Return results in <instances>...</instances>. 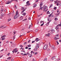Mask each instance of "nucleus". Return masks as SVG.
Here are the masks:
<instances>
[{
    "mask_svg": "<svg viewBox=\"0 0 61 61\" xmlns=\"http://www.w3.org/2000/svg\"><path fill=\"white\" fill-rule=\"evenodd\" d=\"M30 41H31V40H30L29 41H28V43H30Z\"/></svg>",
    "mask_w": 61,
    "mask_h": 61,
    "instance_id": "e2e57ef3",
    "label": "nucleus"
},
{
    "mask_svg": "<svg viewBox=\"0 0 61 61\" xmlns=\"http://www.w3.org/2000/svg\"><path fill=\"white\" fill-rule=\"evenodd\" d=\"M42 5H43V4L41 3L40 4V7H41L42 6Z\"/></svg>",
    "mask_w": 61,
    "mask_h": 61,
    "instance_id": "c85d7f7f",
    "label": "nucleus"
},
{
    "mask_svg": "<svg viewBox=\"0 0 61 61\" xmlns=\"http://www.w3.org/2000/svg\"><path fill=\"white\" fill-rule=\"evenodd\" d=\"M58 26H61V22L60 23V24H58Z\"/></svg>",
    "mask_w": 61,
    "mask_h": 61,
    "instance_id": "cd10ccee",
    "label": "nucleus"
},
{
    "mask_svg": "<svg viewBox=\"0 0 61 61\" xmlns=\"http://www.w3.org/2000/svg\"><path fill=\"white\" fill-rule=\"evenodd\" d=\"M56 58V56L53 57L51 58V59L52 60H54V59H55Z\"/></svg>",
    "mask_w": 61,
    "mask_h": 61,
    "instance_id": "1a4fd4ad",
    "label": "nucleus"
},
{
    "mask_svg": "<svg viewBox=\"0 0 61 61\" xmlns=\"http://www.w3.org/2000/svg\"><path fill=\"white\" fill-rule=\"evenodd\" d=\"M58 1V0H57V1H55L54 2H56V3H58V1Z\"/></svg>",
    "mask_w": 61,
    "mask_h": 61,
    "instance_id": "7c9ffc66",
    "label": "nucleus"
},
{
    "mask_svg": "<svg viewBox=\"0 0 61 61\" xmlns=\"http://www.w3.org/2000/svg\"><path fill=\"white\" fill-rule=\"evenodd\" d=\"M51 34H53V33H54L55 32V30L54 29H52L51 30Z\"/></svg>",
    "mask_w": 61,
    "mask_h": 61,
    "instance_id": "39448f33",
    "label": "nucleus"
},
{
    "mask_svg": "<svg viewBox=\"0 0 61 61\" xmlns=\"http://www.w3.org/2000/svg\"><path fill=\"white\" fill-rule=\"evenodd\" d=\"M11 61H14V59H12L11 60Z\"/></svg>",
    "mask_w": 61,
    "mask_h": 61,
    "instance_id": "774afa93",
    "label": "nucleus"
},
{
    "mask_svg": "<svg viewBox=\"0 0 61 61\" xmlns=\"http://www.w3.org/2000/svg\"><path fill=\"white\" fill-rule=\"evenodd\" d=\"M59 5H60L61 6V3H60V4H59Z\"/></svg>",
    "mask_w": 61,
    "mask_h": 61,
    "instance_id": "338daca9",
    "label": "nucleus"
},
{
    "mask_svg": "<svg viewBox=\"0 0 61 61\" xmlns=\"http://www.w3.org/2000/svg\"><path fill=\"white\" fill-rule=\"evenodd\" d=\"M58 26V25H57V26H56V30H57V29H59V28L58 26Z\"/></svg>",
    "mask_w": 61,
    "mask_h": 61,
    "instance_id": "dca6fc26",
    "label": "nucleus"
},
{
    "mask_svg": "<svg viewBox=\"0 0 61 61\" xmlns=\"http://www.w3.org/2000/svg\"><path fill=\"white\" fill-rule=\"evenodd\" d=\"M1 15H2V16H4V14H2Z\"/></svg>",
    "mask_w": 61,
    "mask_h": 61,
    "instance_id": "a18cd8bd",
    "label": "nucleus"
},
{
    "mask_svg": "<svg viewBox=\"0 0 61 61\" xmlns=\"http://www.w3.org/2000/svg\"><path fill=\"white\" fill-rule=\"evenodd\" d=\"M16 7H16V5L15 6H14V8H16H16H17Z\"/></svg>",
    "mask_w": 61,
    "mask_h": 61,
    "instance_id": "4c0bfd02",
    "label": "nucleus"
},
{
    "mask_svg": "<svg viewBox=\"0 0 61 61\" xmlns=\"http://www.w3.org/2000/svg\"><path fill=\"white\" fill-rule=\"evenodd\" d=\"M46 6L45 5H44L43 7H41L40 8L41 9V10H43V9H46Z\"/></svg>",
    "mask_w": 61,
    "mask_h": 61,
    "instance_id": "f03ea898",
    "label": "nucleus"
},
{
    "mask_svg": "<svg viewBox=\"0 0 61 61\" xmlns=\"http://www.w3.org/2000/svg\"><path fill=\"white\" fill-rule=\"evenodd\" d=\"M11 19H8V22H9L10 21H11Z\"/></svg>",
    "mask_w": 61,
    "mask_h": 61,
    "instance_id": "bb28decb",
    "label": "nucleus"
},
{
    "mask_svg": "<svg viewBox=\"0 0 61 61\" xmlns=\"http://www.w3.org/2000/svg\"><path fill=\"white\" fill-rule=\"evenodd\" d=\"M54 39L55 40H57V39H59V38H57L56 37H54Z\"/></svg>",
    "mask_w": 61,
    "mask_h": 61,
    "instance_id": "6e6552de",
    "label": "nucleus"
},
{
    "mask_svg": "<svg viewBox=\"0 0 61 61\" xmlns=\"http://www.w3.org/2000/svg\"><path fill=\"white\" fill-rule=\"evenodd\" d=\"M32 56V54H31V55L30 56V57H31Z\"/></svg>",
    "mask_w": 61,
    "mask_h": 61,
    "instance_id": "4d7b16f0",
    "label": "nucleus"
},
{
    "mask_svg": "<svg viewBox=\"0 0 61 61\" xmlns=\"http://www.w3.org/2000/svg\"><path fill=\"white\" fill-rule=\"evenodd\" d=\"M27 54L28 55H30V53H29V52H28L27 53Z\"/></svg>",
    "mask_w": 61,
    "mask_h": 61,
    "instance_id": "79ce46f5",
    "label": "nucleus"
},
{
    "mask_svg": "<svg viewBox=\"0 0 61 61\" xmlns=\"http://www.w3.org/2000/svg\"><path fill=\"white\" fill-rule=\"evenodd\" d=\"M6 26H5L3 27L2 28H6Z\"/></svg>",
    "mask_w": 61,
    "mask_h": 61,
    "instance_id": "bf43d9fd",
    "label": "nucleus"
},
{
    "mask_svg": "<svg viewBox=\"0 0 61 61\" xmlns=\"http://www.w3.org/2000/svg\"><path fill=\"white\" fill-rule=\"evenodd\" d=\"M19 16V15H15V16H14V19H16L17 18H18Z\"/></svg>",
    "mask_w": 61,
    "mask_h": 61,
    "instance_id": "423d86ee",
    "label": "nucleus"
},
{
    "mask_svg": "<svg viewBox=\"0 0 61 61\" xmlns=\"http://www.w3.org/2000/svg\"><path fill=\"white\" fill-rule=\"evenodd\" d=\"M46 36H50V34H46Z\"/></svg>",
    "mask_w": 61,
    "mask_h": 61,
    "instance_id": "9b49d317",
    "label": "nucleus"
},
{
    "mask_svg": "<svg viewBox=\"0 0 61 61\" xmlns=\"http://www.w3.org/2000/svg\"><path fill=\"white\" fill-rule=\"evenodd\" d=\"M56 7H55L54 8V10H56Z\"/></svg>",
    "mask_w": 61,
    "mask_h": 61,
    "instance_id": "09e8293b",
    "label": "nucleus"
},
{
    "mask_svg": "<svg viewBox=\"0 0 61 61\" xmlns=\"http://www.w3.org/2000/svg\"><path fill=\"white\" fill-rule=\"evenodd\" d=\"M31 26H32V23H31V24L29 26V29H30V28L31 27Z\"/></svg>",
    "mask_w": 61,
    "mask_h": 61,
    "instance_id": "f8f14e48",
    "label": "nucleus"
},
{
    "mask_svg": "<svg viewBox=\"0 0 61 61\" xmlns=\"http://www.w3.org/2000/svg\"><path fill=\"white\" fill-rule=\"evenodd\" d=\"M23 16H21V17H20V20H22L23 19Z\"/></svg>",
    "mask_w": 61,
    "mask_h": 61,
    "instance_id": "f3484780",
    "label": "nucleus"
},
{
    "mask_svg": "<svg viewBox=\"0 0 61 61\" xmlns=\"http://www.w3.org/2000/svg\"><path fill=\"white\" fill-rule=\"evenodd\" d=\"M39 40H40V39H39L38 38H36L35 39V41H36V42H38V41H39Z\"/></svg>",
    "mask_w": 61,
    "mask_h": 61,
    "instance_id": "0eeeda50",
    "label": "nucleus"
},
{
    "mask_svg": "<svg viewBox=\"0 0 61 61\" xmlns=\"http://www.w3.org/2000/svg\"><path fill=\"white\" fill-rule=\"evenodd\" d=\"M20 47L22 48V47H23V46H22V45H20Z\"/></svg>",
    "mask_w": 61,
    "mask_h": 61,
    "instance_id": "a878e982",
    "label": "nucleus"
},
{
    "mask_svg": "<svg viewBox=\"0 0 61 61\" xmlns=\"http://www.w3.org/2000/svg\"><path fill=\"white\" fill-rule=\"evenodd\" d=\"M31 18H30V17H29L28 18V19H29V20H31Z\"/></svg>",
    "mask_w": 61,
    "mask_h": 61,
    "instance_id": "de8ad7c7",
    "label": "nucleus"
},
{
    "mask_svg": "<svg viewBox=\"0 0 61 61\" xmlns=\"http://www.w3.org/2000/svg\"><path fill=\"white\" fill-rule=\"evenodd\" d=\"M14 1H16V2H18V1H17V0H14Z\"/></svg>",
    "mask_w": 61,
    "mask_h": 61,
    "instance_id": "603ef678",
    "label": "nucleus"
},
{
    "mask_svg": "<svg viewBox=\"0 0 61 61\" xmlns=\"http://www.w3.org/2000/svg\"><path fill=\"white\" fill-rule=\"evenodd\" d=\"M14 33L13 35H15V32H14Z\"/></svg>",
    "mask_w": 61,
    "mask_h": 61,
    "instance_id": "052dcab7",
    "label": "nucleus"
},
{
    "mask_svg": "<svg viewBox=\"0 0 61 61\" xmlns=\"http://www.w3.org/2000/svg\"><path fill=\"white\" fill-rule=\"evenodd\" d=\"M28 47H27V46L26 47H25V49H28Z\"/></svg>",
    "mask_w": 61,
    "mask_h": 61,
    "instance_id": "8fccbe9b",
    "label": "nucleus"
},
{
    "mask_svg": "<svg viewBox=\"0 0 61 61\" xmlns=\"http://www.w3.org/2000/svg\"><path fill=\"white\" fill-rule=\"evenodd\" d=\"M47 14H50V13L49 12V11H48L47 12Z\"/></svg>",
    "mask_w": 61,
    "mask_h": 61,
    "instance_id": "4be33fe9",
    "label": "nucleus"
},
{
    "mask_svg": "<svg viewBox=\"0 0 61 61\" xmlns=\"http://www.w3.org/2000/svg\"><path fill=\"white\" fill-rule=\"evenodd\" d=\"M58 20V19H57V18H55V21H56L57 20Z\"/></svg>",
    "mask_w": 61,
    "mask_h": 61,
    "instance_id": "5701e85b",
    "label": "nucleus"
},
{
    "mask_svg": "<svg viewBox=\"0 0 61 61\" xmlns=\"http://www.w3.org/2000/svg\"><path fill=\"white\" fill-rule=\"evenodd\" d=\"M18 51V50H16L15 51V53H16V52H17Z\"/></svg>",
    "mask_w": 61,
    "mask_h": 61,
    "instance_id": "49530a36",
    "label": "nucleus"
},
{
    "mask_svg": "<svg viewBox=\"0 0 61 61\" xmlns=\"http://www.w3.org/2000/svg\"><path fill=\"white\" fill-rule=\"evenodd\" d=\"M56 37H58V35H56Z\"/></svg>",
    "mask_w": 61,
    "mask_h": 61,
    "instance_id": "6e6d98bb",
    "label": "nucleus"
},
{
    "mask_svg": "<svg viewBox=\"0 0 61 61\" xmlns=\"http://www.w3.org/2000/svg\"><path fill=\"white\" fill-rule=\"evenodd\" d=\"M17 50V48H15V49H14V51H16V50Z\"/></svg>",
    "mask_w": 61,
    "mask_h": 61,
    "instance_id": "a19ab883",
    "label": "nucleus"
},
{
    "mask_svg": "<svg viewBox=\"0 0 61 61\" xmlns=\"http://www.w3.org/2000/svg\"><path fill=\"white\" fill-rule=\"evenodd\" d=\"M11 2H12V1L10 2H8L6 3V4H10V3H11Z\"/></svg>",
    "mask_w": 61,
    "mask_h": 61,
    "instance_id": "72a5a7b5",
    "label": "nucleus"
},
{
    "mask_svg": "<svg viewBox=\"0 0 61 61\" xmlns=\"http://www.w3.org/2000/svg\"><path fill=\"white\" fill-rule=\"evenodd\" d=\"M52 47L53 49H56V48H55V46H54V45H52Z\"/></svg>",
    "mask_w": 61,
    "mask_h": 61,
    "instance_id": "9d476101",
    "label": "nucleus"
},
{
    "mask_svg": "<svg viewBox=\"0 0 61 61\" xmlns=\"http://www.w3.org/2000/svg\"><path fill=\"white\" fill-rule=\"evenodd\" d=\"M49 23H50V21H49L46 24V25L47 26H48L49 25Z\"/></svg>",
    "mask_w": 61,
    "mask_h": 61,
    "instance_id": "ddd939ff",
    "label": "nucleus"
},
{
    "mask_svg": "<svg viewBox=\"0 0 61 61\" xmlns=\"http://www.w3.org/2000/svg\"><path fill=\"white\" fill-rule=\"evenodd\" d=\"M47 48V45H45L43 47L44 49H46Z\"/></svg>",
    "mask_w": 61,
    "mask_h": 61,
    "instance_id": "7ed1b4c3",
    "label": "nucleus"
},
{
    "mask_svg": "<svg viewBox=\"0 0 61 61\" xmlns=\"http://www.w3.org/2000/svg\"><path fill=\"white\" fill-rule=\"evenodd\" d=\"M36 48L37 49L39 48V46L38 45H37L36 46Z\"/></svg>",
    "mask_w": 61,
    "mask_h": 61,
    "instance_id": "4468645a",
    "label": "nucleus"
},
{
    "mask_svg": "<svg viewBox=\"0 0 61 61\" xmlns=\"http://www.w3.org/2000/svg\"><path fill=\"white\" fill-rule=\"evenodd\" d=\"M50 18H49L48 19V21H50Z\"/></svg>",
    "mask_w": 61,
    "mask_h": 61,
    "instance_id": "ea45409f",
    "label": "nucleus"
},
{
    "mask_svg": "<svg viewBox=\"0 0 61 61\" xmlns=\"http://www.w3.org/2000/svg\"><path fill=\"white\" fill-rule=\"evenodd\" d=\"M38 0H37L36 1V2H38Z\"/></svg>",
    "mask_w": 61,
    "mask_h": 61,
    "instance_id": "69168bd1",
    "label": "nucleus"
},
{
    "mask_svg": "<svg viewBox=\"0 0 61 61\" xmlns=\"http://www.w3.org/2000/svg\"><path fill=\"white\" fill-rule=\"evenodd\" d=\"M24 7H21V10H24Z\"/></svg>",
    "mask_w": 61,
    "mask_h": 61,
    "instance_id": "c756f323",
    "label": "nucleus"
},
{
    "mask_svg": "<svg viewBox=\"0 0 61 61\" xmlns=\"http://www.w3.org/2000/svg\"><path fill=\"white\" fill-rule=\"evenodd\" d=\"M27 43H26V42H25L24 43V44L25 45Z\"/></svg>",
    "mask_w": 61,
    "mask_h": 61,
    "instance_id": "58836bf2",
    "label": "nucleus"
},
{
    "mask_svg": "<svg viewBox=\"0 0 61 61\" xmlns=\"http://www.w3.org/2000/svg\"><path fill=\"white\" fill-rule=\"evenodd\" d=\"M15 35L13 36V40H14V39H15Z\"/></svg>",
    "mask_w": 61,
    "mask_h": 61,
    "instance_id": "a211bd4d",
    "label": "nucleus"
},
{
    "mask_svg": "<svg viewBox=\"0 0 61 61\" xmlns=\"http://www.w3.org/2000/svg\"><path fill=\"white\" fill-rule=\"evenodd\" d=\"M38 29H37L36 30H35V32H37V31H38Z\"/></svg>",
    "mask_w": 61,
    "mask_h": 61,
    "instance_id": "393cba45",
    "label": "nucleus"
},
{
    "mask_svg": "<svg viewBox=\"0 0 61 61\" xmlns=\"http://www.w3.org/2000/svg\"><path fill=\"white\" fill-rule=\"evenodd\" d=\"M3 11H4V9H1V12L0 13V14H1V13H2V12H3Z\"/></svg>",
    "mask_w": 61,
    "mask_h": 61,
    "instance_id": "6ab92c4d",
    "label": "nucleus"
},
{
    "mask_svg": "<svg viewBox=\"0 0 61 61\" xmlns=\"http://www.w3.org/2000/svg\"><path fill=\"white\" fill-rule=\"evenodd\" d=\"M59 4H58V3L57 4H56V5H59Z\"/></svg>",
    "mask_w": 61,
    "mask_h": 61,
    "instance_id": "0e129e2a",
    "label": "nucleus"
},
{
    "mask_svg": "<svg viewBox=\"0 0 61 61\" xmlns=\"http://www.w3.org/2000/svg\"><path fill=\"white\" fill-rule=\"evenodd\" d=\"M44 23H43L41 25V26H43V25H44Z\"/></svg>",
    "mask_w": 61,
    "mask_h": 61,
    "instance_id": "3c124183",
    "label": "nucleus"
},
{
    "mask_svg": "<svg viewBox=\"0 0 61 61\" xmlns=\"http://www.w3.org/2000/svg\"><path fill=\"white\" fill-rule=\"evenodd\" d=\"M16 15H17L18 14V12L17 11H16Z\"/></svg>",
    "mask_w": 61,
    "mask_h": 61,
    "instance_id": "412c9836",
    "label": "nucleus"
},
{
    "mask_svg": "<svg viewBox=\"0 0 61 61\" xmlns=\"http://www.w3.org/2000/svg\"><path fill=\"white\" fill-rule=\"evenodd\" d=\"M52 13H51V14L50 15H49V17H51V15H52Z\"/></svg>",
    "mask_w": 61,
    "mask_h": 61,
    "instance_id": "c9c22d12",
    "label": "nucleus"
},
{
    "mask_svg": "<svg viewBox=\"0 0 61 61\" xmlns=\"http://www.w3.org/2000/svg\"><path fill=\"white\" fill-rule=\"evenodd\" d=\"M11 15V13H10L9 14H8V15Z\"/></svg>",
    "mask_w": 61,
    "mask_h": 61,
    "instance_id": "5fc2aeb1",
    "label": "nucleus"
},
{
    "mask_svg": "<svg viewBox=\"0 0 61 61\" xmlns=\"http://www.w3.org/2000/svg\"><path fill=\"white\" fill-rule=\"evenodd\" d=\"M8 56H9V55H10V53H8V54H7Z\"/></svg>",
    "mask_w": 61,
    "mask_h": 61,
    "instance_id": "680f3d73",
    "label": "nucleus"
},
{
    "mask_svg": "<svg viewBox=\"0 0 61 61\" xmlns=\"http://www.w3.org/2000/svg\"><path fill=\"white\" fill-rule=\"evenodd\" d=\"M31 45H28V46L29 47H31Z\"/></svg>",
    "mask_w": 61,
    "mask_h": 61,
    "instance_id": "b1692460",
    "label": "nucleus"
},
{
    "mask_svg": "<svg viewBox=\"0 0 61 61\" xmlns=\"http://www.w3.org/2000/svg\"><path fill=\"white\" fill-rule=\"evenodd\" d=\"M26 20V19H24V20H22V21H25Z\"/></svg>",
    "mask_w": 61,
    "mask_h": 61,
    "instance_id": "c03bdc74",
    "label": "nucleus"
},
{
    "mask_svg": "<svg viewBox=\"0 0 61 61\" xmlns=\"http://www.w3.org/2000/svg\"><path fill=\"white\" fill-rule=\"evenodd\" d=\"M26 5H25V6H29V5H30V3H29V1H28L27 2H26Z\"/></svg>",
    "mask_w": 61,
    "mask_h": 61,
    "instance_id": "20e7f679",
    "label": "nucleus"
},
{
    "mask_svg": "<svg viewBox=\"0 0 61 61\" xmlns=\"http://www.w3.org/2000/svg\"><path fill=\"white\" fill-rule=\"evenodd\" d=\"M31 54H32L33 53V51H31Z\"/></svg>",
    "mask_w": 61,
    "mask_h": 61,
    "instance_id": "13d9d810",
    "label": "nucleus"
},
{
    "mask_svg": "<svg viewBox=\"0 0 61 61\" xmlns=\"http://www.w3.org/2000/svg\"><path fill=\"white\" fill-rule=\"evenodd\" d=\"M37 49H36V48L34 49V51H37Z\"/></svg>",
    "mask_w": 61,
    "mask_h": 61,
    "instance_id": "aec40b11",
    "label": "nucleus"
},
{
    "mask_svg": "<svg viewBox=\"0 0 61 61\" xmlns=\"http://www.w3.org/2000/svg\"><path fill=\"white\" fill-rule=\"evenodd\" d=\"M4 25H1L0 27V28H2L3 27H4Z\"/></svg>",
    "mask_w": 61,
    "mask_h": 61,
    "instance_id": "e433bc0d",
    "label": "nucleus"
},
{
    "mask_svg": "<svg viewBox=\"0 0 61 61\" xmlns=\"http://www.w3.org/2000/svg\"><path fill=\"white\" fill-rule=\"evenodd\" d=\"M11 58H12V57H8V58L7 59H8V60H10L11 59Z\"/></svg>",
    "mask_w": 61,
    "mask_h": 61,
    "instance_id": "2eb2a0df",
    "label": "nucleus"
},
{
    "mask_svg": "<svg viewBox=\"0 0 61 61\" xmlns=\"http://www.w3.org/2000/svg\"><path fill=\"white\" fill-rule=\"evenodd\" d=\"M35 41H32V43H35Z\"/></svg>",
    "mask_w": 61,
    "mask_h": 61,
    "instance_id": "864d4df0",
    "label": "nucleus"
},
{
    "mask_svg": "<svg viewBox=\"0 0 61 61\" xmlns=\"http://www.w3.org/2000/svg\"><path fill=\"white\" fill-rule=\"evenodd\" d=\"M44 61H47V58H46L44 60Z\"/></svg>",
    "mask_w": 61,
    "mask_h": 61,
    "instance_id": "2f4dec72",
    "label": "nucleus"
},
{
    "mask_svg": "<svg viewBox=\"0 0 61 61\" xmlns=\"http://www.w3.org/2000/svg\"><path fill=\"white\" fill-rule=\"evenodd\" d=\"M27 55V54H26V53H25V54H24L23 55V56H26Z\"/></svg>",
    "mask_w": 61,
    "mask_h": 61,
    "instance_id": "f704fd0d",
    "label": "nucleus"
},
{
    "mask_svg": "<svg viewBox=\"0 0 61 61\" xmlns=\"http://www.w3.org/2000/svg\"><path fill=\"white\" fill-rule=\"evenodd\" d=\"M5 38H3L2 39V40H5Z\"/></svg>",
    "mask_w": 61,
    "mask_h": 61,
    "instance_id": "37998d69",
    "label": "nucleus"
},
{
    "mask_svg": "<svg viewBox=\"0 0 61 61\" xmlns=\"http://www.w3.org/2000/svg\"><path fill=\"white\" fill-rule=\"evenodd\" d=\"M53 6V5L52 4H51L50 5V8H51V7H52V6Z\"/></svg>",
    "mask_w": 61,
    "mask_h": 61,
    "instance_id": "473e14b6",
    "label": "nucleus"
},
{
    "mask_svg": "<svg viewBox=\"0 0 61 61\" xmlns=\"http://www.w3.org/2000/svg\"><path fill=\"white\" fill-rule=\"evenodd\" d=\"M25 9H24V10H23L22 11H21V14L22 15L24 16H25L26 15V13L25 12L24 13V12H25Z\"/></svg>",
    "mask_w": 61,
    "mask_h": 61,
    "instance_id": "f257e3e1",
    "label": "nucleus"
}]
</instances>
